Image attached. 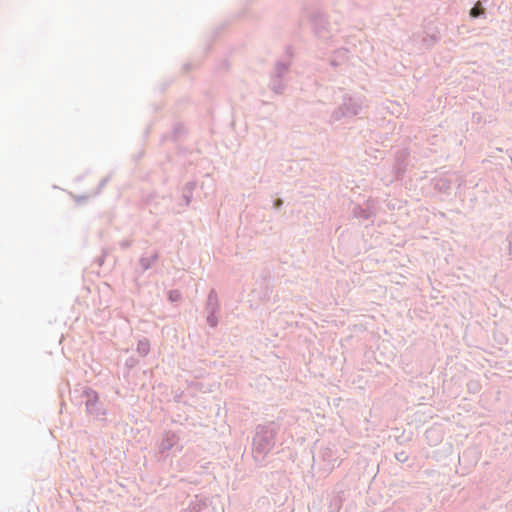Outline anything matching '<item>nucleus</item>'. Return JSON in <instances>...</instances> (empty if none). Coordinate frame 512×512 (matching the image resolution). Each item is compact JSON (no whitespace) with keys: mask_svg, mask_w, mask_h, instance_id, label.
Instances as JSON below:
<instances>
[{"mask_svg":"<svg viewBox=\"0 0 512 512\" xmlns=\"http://www.w3.org/2000/svg\"><path fill=\"white\" fill-rule=\"evenodd\" d=\"M280 429L281 424L278 420L266 421L255 426L252 436V456L257 464L262 465L275 447Z\"/></svg>","mask_w":512,"mask_h":512,"instance_id":"nucleus-1","label":"nucleus"},{"mask_svg":"<svg viewBox=\"0 0 512 512\" xmlns=\"http://www.w3.org/2000/svg\"><path fill=\"white\" fill-rule=\"evenodd\" d=\"M306 21L313 35L323 41L330 39L333 33L337 31L328 19L327 14L319 8H306L303 11L302 18L299 22L301 26Z\"/></svg>","mask_w":512,"mask_h":512,"instance_id":"nucleus-2","label":"nucleus"},{"mask_svg":"<svg viewBox=\"0 0 512 512\" xmlns=\"http://www.w3.org/2000/svg\"><path fill=\"white\" fill-rule=\"evenodd\" d=\"M333 92L334 95L341 94L342 102L332 111L330 122H338L344 118H352L361 112L362 99L360 96L345 93L342 88L334 89Z\"/></svg>","mask_w":512,"mask_h":512,"instance_id":"nucleus-3","label":"nucleus"},{"mask_svg":"<svg viewBox=\"0 0 512 512\" xmlns=\"http://www.w3.org/2000/svg\"><path fill=\"white\" fill-rule=\"evenodd\" d=\"M81 396L85 399L86 412L91 415H105L104 404L100 401L99 393L91 387H85Z\"/></svg>","mask_w":512,"mask_h":512,"instance_id":"nucleus-4","label":"nucleus"},{"mask_svg":"<svg viewBox=\"0 0 512 512\" xmlns=\"http://www.w3.org/2000/svg\"><path fill=\"white\" fill-rule=\"evenodd\" d=\"M220 310V303L218 294L215 289H211L208 293L205 302V311L207 313L206 322L210 328H216L219 323L218 313Z\"/></svg>","mask_w":512,"mask_h":512,"instance_id":"nucleus-5","label":"nucleus"},{"mask_svg":"<svg viewBox=\"0 0 512 512\" xmlns=\"http://www.w3.org/2000/svg\"><path fill=\"white\" fill-rule=\"evenodd\" d=\"M410 153L407 149L398 150L394 156L392 174L394 179L402 180L407 172Z\"/></svg>","mask_w":512,"mask_h":512,"instance_id":"nucleus-6","label":"nucleus"},{"mask_svg":"<svg viewBox=\"0 0 512 512\" xmlns=\"http://www.w3.org/2000/svg\"><path fill=\"white\" fill-rule=\"evenodd\" d=\"M354 218L363 220V221H371L374 223V218L376 216L374 212V202L372 200H367L365 202V206L360 204H355L351 211Z\"/></svg>","mask_w":512,"mask_h":512,"instance_id":"nucleus-7","label":"nucleus"},{"mask_svg":"<svg viewBox=\"0 0 512 512\" xmlns=\"http://www.w3.org/2000/svg\"><path fill=\"white\" fill-rule=\"evenodd\" d=\"M441 39L440 32L430 23L425 27L421 39L424 49H431Z\"/></svg>","mask_w":512,"mask_h":512,"instance_id":"nucleus-8","label":"nucleus"},{"mask_svg":"<svg viewBox=\"0 0 512 512\" xmlns=\"http://www.w3.org/2000/svg\"><path fill=\"white\" fill-rule=\"evenodd\" d=\"M179 440L180 437L176 432L172 430L165 431L162 436L159 452L161 454L169 452L178 444Z\"/></svg>","mask_w":512,"mask_h":512,"instance_id":"nucleus-9","label":"nucleus"},{"mask_svg":"<svg viewBox=\"0 0 512 512\" xmlns=\"http://www.w3.org/2000/svg\"><path fill=\"white\" fill-rule=\"evenodd\" d=\"M345 500L344 490H334L328 496V511L327 512H340Z\"/></svg>","mask_w":512,"mask_h":512,"instance_id":"nucleus-10","label":"nucleus"},{"mask_svg":"<svg viewBox=\"0 0 512 512\" xmlns=\"http://www.w3.org/2000/svg\"><path fill=\"white\" fill-rule=\"evenodd\" d=\"M451 180L445 177H433L430 179V185L438 192L445 195H450L451 192Z\"/></svg>","mask_w":512,"mask_h":512,"instance_id":"nucleus-11","label":"nucleus"},{"mask_svg":"<svg viewBox=\"0 0 512 512\" xmlns=\"http://www.w3.org/2000/svg\"><path fill=\"white\" fill-rule=\"evenodd\" d=\"M197 187V181H188L182 190V202L184 206H189L193 199V192Z\"/></svg>","mask_w":512,"mask_h":512,"instance_id":"nucleus-12","label":"nucleus"},{"mask_svg":"<svg viewBox=\"0 0 512 512\" xmlns=\"http://www.w3.org/2000/svg\"><path fill=\"white\" fill-rule=\"evenodd\" d=\"M392 436L394 437L395 441L399 444V445H405L407 443H409L410 441H412L413 439V432L412 431H409L408 433H406V431L404 429H401V428H392Z\"/></svg>","mask_w":512,"mask_h":512,"instance_id":"nucleus-13","label":"nucleus"},{"mask_svg":"<svg viewBox=\"0 0 512 512\" xmlns=\"http://www.w3.org/2000/svg\"><path fill=\"white\" fill-rule=\"evenodd\" d=\"M292 62L286 60H277L274 65V70L271 73L272 76L277 78H284L289 72Z\"/></svg>","mask_w":512,"mask_h":512,"instance_id":"nucleus-14","label":"nucleus"},{"mask_svg":"<svg viewBox=\"0 0 512 512\" xmlns=\"http://www.w3.org/2000/svg\"><path fill=\"white\" fill-rule=\"evenodd\" d=\"M160 258V254L158 251H154L149 257L142 255L139 259V265L142 268V271L145 272L152 267V264L158 261Z\"/></svg>","mask_w":512,"mask_h":512,"instance_id":"nucleus-15","label":"nucleus"},{"mask_svg":"<svg viewBox=\"0 0 512 512\" xmlns=\"http://www.w3.org/2000/svg\"><path fill=\"white\" fill-rule=\"evenodd\" d=\"M269 87L275 94H282L286 89V83L284 78H277L275 76L270 75Z\"/></svg>","mask_w":512,"mask_h":512,"instance_id":"nucleus-16","label":"nucleus"},{"mask_svg":"<svg viewBox=\"0 0 512 512\" xmlns=\"http://www.w3.org/2000/svg\"><path fill=\"white\" fill-rule=\"evenodd\" d=\"M347 49H338L335 51L334 56L329 60V65L333 68H337L347 59Z\"/></svg>","mask_w":512,"mask_h":512,"instance_id":"nucleus-17","label":"nucleus"},{"mask_svg":"<svg viewBox=\"0 0 512 512\" xmlns=\"http://www.w3.org/2000/svg\"><path fill=\"white\" fill-rule=\"evenodd\" d=\"M136 351L141 357H146L150 352V341L148 338L143 337L138 340Z\"/></svg>","mask_w":512,"mask_h":512,"instance_id":"nucleus-18","label":"nucleus"},{"mask_svg":"<svg viewBox=\"0 0 512 512\" xmlns=\"http://www.w3.org/2000/svg\"><path fill=\"white\" fill-rule=\"evenodd\" d=\"M186 134V128L182 123H176L173 126L170 139L173 142L179 141Z\"/></svg>","mask_w":512,"mask_h":512,"instance_id":"nucleus-19","label":"nucleus"},{"mask_svg":"<svg viewBox=\"0 0 512 512\" xmlns=\"http://www.w3.org/2000/svg\"><path fill=\"white\" fill-rule=\"evenodd\" d=\"M182 293L178 289H171L167 292V299L170 303H177L181 300Z\"/></svg>","mask_w":512,"mask_h":512,"instance_id":"nucleus-20","label":"nucleus"},{"mask_svg":"<svg viewBox=\"0 0 512 512\" xmlns=\"http://www.w3.org/2000/svg\"><path fill=\"white\" fill-rule=\"evenodd\" d=\"M481 390V384L478 380H470L467 383V391L470 394H477Z\"/></svg>","mask_w":512,"mask_h":512,"instance_id":"nucleus-21","label":"nucleus"},{"mask_svg":"<svg viewBox=\"0 0 512 512\" xmlns=\"http://www.w3.org/2000/svg\"><path fill=\"white\" fill-rule=\"evenodd\" d=\"M322 459L324 462L332 463L336 461V458L334 457V451L331 448H325L322 451Z\"/></svg>","mask_w":512,"mask_h":512,"instance_id":"nucleus-22","label":"nucleus"},{"mask_svg":"<svg viewBox=\"0 0 512 512\" xmlns=\"http://www.w3.org/2000/svg\"><path fill=\"white\" fill-rule=\"evenodd\" d=\"M309 512H325L323 509V503L321 499L313 500L309 505Z\"/></svg>","mask_w":512,"mask_h":512,"instance_id":"nucleus-23","label":"nucleus"},{"mask_svg":"<svg viewBox=\"0 0 512 512\" xmlns=\"http://www.w3.org/2000/svg\"><path fill=\"white\" fill-rule=\"evenodd\" d=\"M139 364V360L134 357V356H130L128 357L126 360H125V368L129 371H131L133 368H135L137 365Z\"/></svg>","mask_w":512,"mask_h":512,"instance_id":"nucleus-24","label":"nucleus"},{"mask_svg":"<svg viewBox=\"0 0 512 512\" xmlns=\"http://www.w3.org/2000/svg\"><path fill=\"white\" fill-rule=\"evenodd\" d=\"M206 507L205 500H195L190 503V508L194 512H200L203 508Z\"/></svg>","mask_w":512,"mask_h":512,"instance_id":"nucleus-25","label":"nucleus"},{"mask_svg":"<svg viewBox=\"0 0 512 512\" xmlns=\"http://www.w3.org/2000/svg\"><path fill=\"white\" fill-rule=\"evenodd\" d=\"M505 249L507 250V254L512 259V230L506 236V239H505Z\"/></svg>","mask_w":512,"mask_h":512,"instance_id":"nucleus-26","label":"nucleus"},{"mask_svg":"<svg viewBox=\"0 0 512 512\" xmlns=\"http://www.w3.org/2000/svg\"><path fill=\"white\" fill-rule=\"evenodd\" d=\"M395 459L399 463H405L408 461L409 455L405 451H400V452L395 453Z\"/></svg>","mask_w":512,"mask_h":512,"instance_id":"nucleus-27","label":"nucleus"},{"mask_svg":"<svg viewBox=\"0 0 512 512\" xmlns=\"http://www.w3.org/2000/svg\"><path fill=\"white\" fill-rule=\"evenodd\" d=\"M111 177L110 175L104 177L103 179H101V181L99 182L98 186H97V191H96V194H99L101 193V191L103 190V188L108 184V182L110 181Z\"/></svg>","mask_w":512,"mask_h":512,"instance_id":"nucleus-28","label":"nucleus"},{"mask_svg":"<svg viewBox=\"0 0 512 512\" xmlns=\"http://www.w3.org/2000/svg\"><path fill=\"white\" fill-rule=\"evenodd\" d=\"M294 56V50H293V47L291 45H288L285 47V57H286V61H291L292 58Z\"/></svg>","mask_w":512,"mask_h":512,"instance_id":"nucleus-29","label":"nucleus"},{"mask_svg":"<svg viewBox=\"0 0 512 512\" xmlns=\"http://www.w3.org/2000/svg\"><path fill=\"white\" fill-rule=\"evenodd\" d=\"M284 204L282 198H276L272 201V208L276 211L280 210Z\"/></svg>","mask_w":512,"mask_h":512,"instance_id":"nucleus-30","label":"nucleus"},{"mask_svg":"<svg viewBox=\"0 0 512 512\" xmlns=\"http://www.w3.org/2000/svg\"><path fill=\"white\" fill-rule=\"evenodd\" d=\"M470 16L472 18H482V17H485V12L483 11H480L479 9L477 8H473L471 9L470 11Z\"/></svg>","mask_w":512,"mask_h":512,"instance_id":"nucleus-31","label":"nucleus"},{"mask_svg":"<svg viewBox=\"0 0 512 512\" xmlns=\"http://www.w3.org/2000/svg\"><path fill=\"white\" fill-rule=\"evenodd\" d=\"M131 244H132V241H131V240H127V239L122 240V241L119 243V245H120V247H121V249H122V250H126V249H128V248L131 246Z\"/></svg>","mask_w":512,"mask_h":512,"instance_id":"nucleus-32","label":"nucleus"},{"mask_svg":"<svg viewBox=\"0 0 512 512\" xmlns=\"http://www.w3.org/2000/svg\"><path fill=\"white\" fill-rule=\"evenodd\" d=\"M105 256H106V252H105V250H103V254H102V256H101V257H98V258L96 259V262H97V264H98L99 266H102V265L104 264Z\"/></svg>","mask_w":512,"mask_h":512,"instance_id":"nucleus-33","label":"nucleus"},{"mask_svg":"<svg viewBox=\"0 0 512 512\" xmlns=\"http://www.w3.org/2000/svg\"><path fill=\"white\" fill-rule=\"evenodd\" d=\"M224 28H225V24L224 23L219 25L218 27H216L215 30H214V36H217L220 33V31L223 30Z\"/></svg>","mask_w":512,"mask_h":512,"instance_id":"nucleus-34","label":"nucleus"},{"mask_svg":"<svg viewBox=\"0 0 512 512\" xmlns=\"http://www.w3.org/2000/svg\"><path fill=\"white\" fill-rule=\"evenodd\" d=\"M87 199H88V197L85 196V195H81V196H77L76 197V201L79 202V203L80 202H85Z\"/></svg>","mask_w":512,"mask_h":512,"instance_id":"nucleus-35","label":"nucleus"},{"mask_svg":"<svg viewBox=\"0 0 512 512\" xmlns=\"http://www.w3.org/2000/svg\"><path fill=\"white\" fill-rule=\"evenodd\" d=\"M190 68H191V64H190V63H186V64H184V66H183V69H184L185 71H189V70H190Z\"/></svg>","mask_w":512,"mask_h":512,"instance_id":"nucleus-36","label":"nucleus"},{"mask_svg":"<svg viewBox=\"0 0 512 512\" xmlns=\"http://www.w3.org/2000/svg\"><path fill=\"white\" fill-rule=\"evenodd\" d=\"M211 47V42L207 44L206 50L208 51Z\"/></svg>","mask_w":512,"mask_h":512,"instance_id":"nucleus-37","label":"nucleus"},{"mask_svg":"<svg viewBox=\"0 0 512 512\" xmlns=\"http://www.w3.org/2000/svg\"><path fill=\"white\" fill-rule=\"evenodd\" d=\"M167 85H169V83L165 84L164 87H162V90H165Z\"/></svg>","mask_w":512,"mask_h":512,"instance_id":"nucleus-38","label":"nucleus"}]
</instances>
